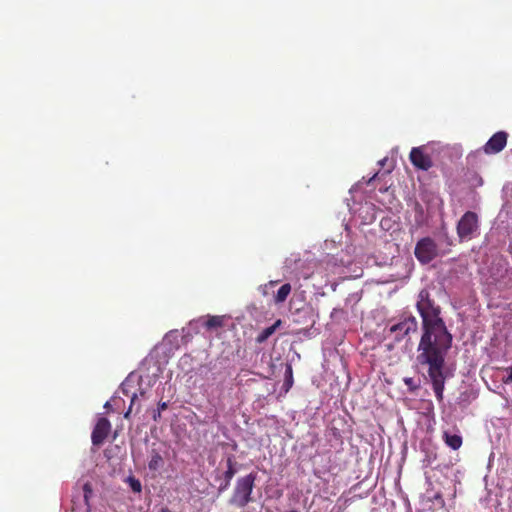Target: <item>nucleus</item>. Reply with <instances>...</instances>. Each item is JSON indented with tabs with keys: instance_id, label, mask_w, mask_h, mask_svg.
<instances>
[{
	"instance_id": "nucleus-1",
	"label": "nucleus",
	"mask_w": 512,
	"mask_h": 512,
	"mask_svg": "<svg viewBox=\"0 0 512 512\" xmlns=\"http://www.w3.org/2000/svg\"><path fill=\"white\" fill-rule=\"evenodd\" d=\"M416 308L422 318L423 329L416 362L420 367H427L435 396L442 402L447 378L445 358L452 346L453 337L440 317L441 308L435 304L427 289L419 292Z\"/></svg>"
},
{
	"instance_id": "nucleus-2",
	"label": "nucleus",
	"mask_w": 512,
	"mask_h": 512,
	"mask_svg": "<svg viewBox=\"0 0 512 512\" xmlns=\"http://www.w3.org/2000/svg\"><path fill=\"white\" fill-rule=\"evenodd\" d=\"M256 479L257 474L254 472H251L248 475L238 478L236 481L233 494L230 499V503L239 508H244L250 502H252L253 499L251 495L255 487Z\"/></svg>"
},
{
	"instance_id": "nucleus-3",
	"label": "nucleus",
	"mask_w": 512,
	"mask_h": 512,
	"mask_svg": "<svg viewBox=\"0 0 512 512\" xmlns=\"http://www.w3.org/2000/svg\"><path fill=\"white\" fill-rule=\"evenodd\" d=\"M479 228L478 216L475 212L467 211L457 224V235L460 241H467L473 238Z\"/></svg>"
},
{
	"instance_id": "nucleus-4",
	"label": "nucleus",
	"mask_w": 512,
	"mask_h": 512,
	"mask_svg": "<svg viewBox=\"0 0 512 512\" xmlns=\"http://www.w3.org/2000/svg\"><path fill=\"white\" fill-rule=\"evenodd\" d=\"M414 254L420 263L428 264L437 257V244L432 238L424 237L417 242Z\"/></svg>"
},
{
	"instance_id": "nucleus-5",
	"label": "nucleus",
	"mask_w": 512,
	"mask_h": 512,
	"mask_svg": "<svg viewBox=\"0 0 512 512\" xmlns=\"http://www.w3.org/2000/svg\"><path fill=\"white\" fill-rule=\"evenodd\" d=\"M418 329V322L414 316L405 317L400 322L392 325L389 328V336H393L395 341L400 342L410 333L416 332Z\"/></svg>"
},
{
	"instance_id": "nucleus-6",
	"label": "nucleus",
	"mask_w": 512,
	"mask_h": 512,
	"mask_svg": "<svg viewBox=\"0 0 512 512\" xmlns=\"http://www.w3.org/2000/svg\"><path fill=\"white\" fill-rule=\"evenodd\" d=\"M111 431V423L105 417H100L92 431L91 440L94 446H100L103 444L107 436Z\"/></svg>"
},
{
	"instance_id": "nucleus-7",
	"label": "nucleus",
	"mask_w": 512,
	"mask_h": 512,
	"mask_svg": "<svg viewBox=\"0 0 512 512\" xmlns=\"http://www.w3.org/2000/svg\"><path fill=\"white\" fill-rule=\"evenodd\" d=\"M508 134L504 131L495 133L484 145L483 151L486 154H497L501 152L507 144Z\"/></svg>"
},
{
	"instance_id": "nucleus-8",
	"label": "nucleus",
	"mask_w": 512,
	"mask_h": 512,
	"mask_svg": "<svg viewBox=\"0 0 512 512\" xmlns=\"http://www.w3.org/2000/svg\"><path fill=\"white\" fill-rule=\"evenodd\" d=\"M409 159L418 169L427 171L433 166L431 157L423 152L421 147H414L410 151Z\"/></svg>"
},
{
	"instance_id": "nucleus-9",
	"label": "nucleus",
	"mask_w": 512,
	"mask_h": 512,
	"mask_svg": "<svg viewBox=\"0 0 512 512\" xmlns=\"http://www.w3.org/2000/svg\"><path fill=\"white\" fill-rule=\"evenodd\" d=\"M443 441L453 450H458L463 443L462 437L458 434H450L447 431L443 432Z\"/></svg>"
},
{
	"instance_id": "nucleus-10",
	"label": "nucleus",
	"mask_w": 512,
	"mask_h": 512,
	"mask_svg": "<svg viewBox=\"0 0 512 512\" xmlns=\"http://www.w3.org/2000/svg\"><path fill=\"white\" fill-rule=\"evenodd\" d=\"M280 319L276 320L275 323L269 327L264 328L256 337V342L261 344L265 342L270 336H272L276 329L281 325Z\"/></svg>"
},
{
	"instance_id": "nucleus-11",
	"label": "nucleus",
	"mask_w": 512,
	"mask_h": 512,
	"mask_svg": "<svg viewBox=\"0 0 512 512\" xmlns=\"http://www.w3.org/2000/svg\"><path fill=\"white\" fill-rule=\"evenodd\" d=\"M164 465V459L161 454L153 449L150 453V460L148 462V468L151 471H158Z\"/></svg>"
},
{
	"instance_id": "nucleus-12",
	"label": "nucleus",
	"mask_w": 512,
	"mask_h": 512,
	"mask_svg": "<svg viewBox=\"0 0 512 512\" xmlns=\"http://www.w3.org/2000/svg\"><path fill=\"white\" fill-rule=\"evenodd\" d=\"M292 287L289 283L283 284L277 291L274 301L276 304H280L286 301L287 297L291 293Z\"/></svg>"
},
{
	"instance_id": "nucleus-13",
	"label": "nucleus",
	"mask_w": 512,
	"mask_h": 512,
	"mask_svg": "<svg viewBox=\"0 0 512 512\" xmlns=\"http://www.w3.org/2000/svg\"><path fill=\"white\" fill-rule=\"evenodd\" d=\"M203 325L207 330H214L220 328L224 325V317L208 316Z\"/></svg>"
},
{
	"instance_id": "nucleus-14",
	"label": "nucleus",
	"mask_w": 512,
	"mask_h": 512,
	"mask_svg": "<svg viewBox=\"0 0 512 512\" xmlns=\"http://www.w3.org/2000/svg\"><path fill=\"white\" fill-rule=\"evenodd\" d=\"M236 474L235 462L233 457L230 456L227 458V470L224 472V478L226 480V486L230 485V482L234 475Z\"/></svg>"
},
{
	"instance_id": "nucleus-15",
	"label": "nucleus",
	"mask_w": 512,
	"mask_h": 512,
	"mask_svg": "<svg viewBox=\"0 0 512 512\" xmlns=\"http://www.w3.org/2000/svg\"><path fill=\"white\" fill-rule=\"evenodd\" d=\"M293 385V370L291 365H287L285 370V378L283 383V389L285 392H288Z\"/></svg>"
},
{
	"instance_id": "nucleus-16",
	"label": "nucleus",
	"mask_w": 512,
	"mask_h": 512,
	"mask_svg": "<svg viewBox=\"0 0 512 512\" xmlns=\"http://www.w3.org/2000/svg\"><path fill=\"white\" fill-rule=\"evenodd\" d=\"M126 483L130 486L131 490L135 493H141L142 491V484L139 479L135 478L134 476H129L126 479Z\"/></svg>"
},
{
	"instance_id": "nucleus-17",
	"label": "nucleus",
	"mask_w": 512,
	"mask_h": 512,
	"mask_svg": "<svg viewBox=\"0 0 512 512\" xmlns=\"http://www.w3.org/2000/svg\"><path fill=\"white\" fill-rule=\"evenodd\" d=\"M404 383L405 385L411 390V391H414L416 389H418V385L415 383L414 379L413 378H410V377H407V378H404Z\"/></svg>"
},
{
	"instance_id": "nucleus-18",
	"label": "nucleus",
	"mask_w": 512,
	"mask_h": 512,
	"mask_svg": "<svg viewBox=\"0 0 512 512\" xmlns=\"http://www.w3.org/2000/svg\"><path fill=\"white\" fill-rule=\"evenodd\" d=\"M504 370L508 373V376L506 378H503L502 381L505 384L512 383V366L504 368Z\"/></svg>"
},
{
	"instance_id": "nucleus-19",
	"label": "nucleus",
	"mask_w": 512,
	"mask_h": 512,
	"mask_svg": "<svg viewBox=\"0 0 512 512\" xmlns=\"http://www.w3.org/2000/svg\"><path fill=\"white\" fill-rule=\"evenodd\" d=\"M135 399H136V394H134V395H133V397H132V399H131L130 407H129V409L125 412V414H124V417H125L126 419H128V418L130 417V414H131V411H132V405H133V403H134Z\"/></svg>"
},
{
	"instance_id": "nucleus-20",
	"label": "nucleus",
	"mask_w": 512,
	"mask_h": 512,
	"mask_svg": "<svg viewBox=\"0 0 512 512\" xmlns=\"http://www.w3.org/2000/svg\"><path fill=\"white\" fill-rule=\"evenodd\" d=\"M84 491H85V499L87 500L88 499V493H91V487L88 483H86L84 485Z\"/></svg>"
},
{
	"instance_id": "nucleus-21",
	"label": "nucleus",
	"mask_w": 512,
	"mask_h": 512,
	"mask_svg": "<svg viewBox=\"0 0 512 512\" xmlns=\"http://www.w3.org/2000/svg\"><path fill=\"white\" fill-rule=\"evenodd\" d=\"M167 407H168V405H167V403H166V402H160V403L158 404V410H160V412H161V411H163V410H165V409H167Z\"/></svg>"
},
{
	"instance_id": "nucleus-22",
	"label": "nucleus",
	"mask_w": 512,
	"mask_h": 512,
	"mask_svg": "<svg viewBox=\"0 0 512 512\" xmlns=\"http://www.w3.org/2000/svg\"><path fill=\"white\" fill-rule=\"evenodd\" d=\"M160 417H161V412H160V410H158V409H157V410H156V411H154V413H153V419H154L155 421H157Z\"/></svg>"
},
{
	"instance_id": "nucleus-23",
	"label": "nucleus",
	"mask_w": 512,
	"mask_h": 512,
	"mask_svg": "<svg viewBox=\"0 0 512 512\" xmlns=\"http://www.w3.org/2000/svg\"><path fill=\"white\" fill-rule=\"evenodd\" d=\"M229 486H226V482L224 484H222L220 487H219V490L220 491H224L228 488Z\"/></svg>"
},
{
	"instance_id": "nucleus-24",
	"label": "nucleus",
	"mask_w": 512,
	"mask_h": 512,
	"mask_svg": "<svg viewBox=\"0 0 512 512\" xmlns=\"http://www.w3.org/2000/svg\"><path fill=\"white\" fill-rule=\"evenodd\" d=\"M159 512H172L169 508L163 507Z\"/></svg>"
},
{
	"instance_id": "nucleus-25",
	"label": "nucleus",
	"mask_w": 512,
	"mask_h": 512,
	"mask_svg": "<svg viewBox=\"0 0 512 512\" xmlns=\"http://www.w3.org/2000/svg\"><path fill=\"white\" fill-rule=\"evenodd\" d=\"M285 512H300V511H299V510H297V509H290V510H287V511H285Z\"/></svg>"
},
{
	"instance_id": "nucleus-26",
	"label": "nucleus",
	"mask_w": 512,
	"mask_h": 512,
	"mask_svg": "<svg viewBox=\"0 0 512 512\" xmlns=\"http://www.w3.org/2000/svg\"><path fill=\"white\" fill-rule=\"evenodd\" d=\"M435 499H441V495L440 494L435 495Z\"/></svg>"
}]
</instances>
